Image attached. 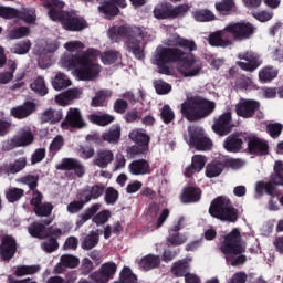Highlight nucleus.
Returning a JSON list of instances; mask_svg holds the SVG:
<instances>
[{
  "label": "nucleus",
  "instance_id": "1",
  "mask_svg": "<svg viewBox=\"0 0 283 283\" xmlns=\"http://www.w3.org/2000/svg\"><path fill=\"white\" fill-rule=\"evenodd\" d=\"M67 53H64L61 63L66 70H76V74L81 81H94L101 74V64L98 60V50L88 48L78 40L69 41L64 44Z\"/></svg>",
  "mask_w": 283,
  "mask_h": 283
},
{
  "label": "nucleus",
  "instance_id": "2",
  "mask_svg": "<svg viewBox=\"0 0 283 283\" xmlns=\"http://www.w3.org/2000/svg\"><path fill=\"white\" fill-rule=\"evenodd\" d=\"M169 63H180L179 73L182 74L185 78L200 76L202 72V61L195 54H187V52H184L182 49L178 46H161L157 49L154 65H157L158 73L169 76L171 74Z\"/></svg>",
  "mask_w": 283,
  "mask_h": 283
},
{
  "label": "nucleus",
  "instance_id": "3",
  "mask_svg": "<svg viewBox=\"0 0 283 283\" xmlns=\"http://www.w3.org/2000/svg\"><path fill=\"white\" fill-rule=\"evenodd\" d=\"M147 31L139 27L120 25L112 27L108 30V38L114 43H119L120 39H127L126 50L132 52L138 61L145 59V50L143 49L142 43L145 41Z\"/></svg>",
  "mask_w": 283,
  "mask_h": 283
},
{
  "label": "nucleus",
  "instance_id": "4",
  "mask_svg": "<svg viewBox=\"0 0 283 283\" xmlns=\"http://www.w3.org/2000/svg\"><path fill=\"white\" fill-rule=\"evenodd\" d=\"M42 6L48 10L51 21H60L62 28L69 32H81L87 28V21L75 12L63 11L65 2L61 0H42Z\"/></svg>",
  "mask_w": 283,
  "mask_h": 283
},
{
  "label": "nucleus",
  "instance_id": "5",
  "mask_svg": "<svg viewBox=\"0 0 283 283\" xmlns=\"http://www.w3.org/2000/svg\"><path fill=\"white\" fill-rule=\"evenodd\" d=\"M216 112V102L202 96H191L181 103L180 114L189 123H198Z\"/></svg>",
  "mask_w": 283,
  "mask_h": 283
},
{
  "label": "nucleus",
  "instance_id": "6",
  "mask_svg": "<svg viewBox=\"0 0 283 283\" xmlns=\"http://www.w3.org/2000/svg\"><path fill=\"white\" fill-rule=\"evenodd\" d=\"M220 251L223 255H227V261L231 262V266H240L247 262V255L242 254L247 251V248L242 245V235L238 228H234L224 237Z\"/></svg>",
  "mask_w": 283,
  "mask_h": 283
},
{
  "label": "nucleus",
  "instance_id": "7",
  "mask_svg": "<svg viewBox=\"0 0 283 283\" xmlns=\"http://www.w3.org/2000/svg\"><path fill=\"white\" fill-rule=\"evenodd\" d=\"M209 214L221 222H233L240 218V211L233 207L229 197L219 196L214 198L209 207Z\"/></svg>",
  "mask_w": 283,
  "mask_h": 283
},
{
  "label": "nucleus",
  "instance_id": "8",
  "mask_svg": "<svg viewBox=\"0 0 283 283\" xmlns=\"http://www.w3.org/2000/svg\"><path fill=\"white\" fill-rule=\"evenodd\" d=\"M274 172L270 176L269 181H258L255 191L258 196H270L271 198H280L282 191L277 187H283V161L276 160L273 167Z\"/></svg>",
  "mask_w": 283,
  "mask_h": 283
},
{
  "label": "nucleus",
  "instance_id": "9",
  "mask_svg": "<svg viewBox=\"0 0 283 283\" xmlns=\"http://www.w3.org/2000/svg\"><path fill=\"white\" fill-rule=\"evenodd\" d=\"M101 207H103L101 203H93L84 211V213L80 214V219L76 221L77 229H81V227H83L87 220H92L96 227H103V224H107L112 218V212L109 210L101 211Z\"/></svg>",
  "mask_w": 283,
  "mask_h": 283
},
{
  "label": "nucleus",
  "instance_id": "10",
  "mask_svg": "<svg viewBox=\"0 0 283 283\" xmlns=\"http://www.w3.org/2000/svg\"><path fill=\"white\" fill-rule=\"evenodd\" d=\"M190 10L189 4H178L174 7V4L169 2H163L157 4L154 9V17L159 21L165 19L174 20V19H182V17H187Z\"/></svg>",
  "mask_w": 283,
  "mask_h": 283
},
{
  "label": "nucleus",
  "instance_id": "11",
  "mask_svg": "<svg viewBox=\"0 0 283 283\" xmlns=\"http://www.w3.org/2000/svg\"><path fill=\"white\" fill-rule=\"evenodd\" d=\"M255 30L251 22H231L227 25V31L234 41H248L255 34Z\"/></svg>",
  "mask_w": 283,
  "mask_h": 283
},
{
  "label": "nucleus",
  "instance_id": "12",
  "mask_svg": "<svg viewBox=\"0 0 283 283\" xmlns=\"http://www.w3.org/2000/svg\"><path fill=\"white\" fill-rule=\"evenodd\" d=\"M237 115L241 118H253L255 113H258L256 118H264V114L260 112V102L254 99H244L241 98L235 106Z\"/></svg>",
  "mask_w": 283,
  "mask_h": 283
},
{
  "label": "nucleus",
  "instance_id": "13",
  "mask_svg": "<svg viewBox=\"0 0 283 283\" xmlns=\"http://www.w3.org/2000/svg\"><path fill=\"white\" fill-rule=\"evenodd\" d=\"M212 132L218 136H229L233 132V117L231 112H226L213 118Z\"/></svg>",
  "mask_w": 283,
  "mask_h": 283
},
{
  "label": "nucleus",
  "instance_id": "14",
  "mask_svg": "<svg viewBox=\"0 0 283 283\" xmlns=\"http://www.w3.org/2000/svg\"><path fill=\"white\" fill-rule=\"evenodd\" d=\"M62 129H85L87 123L83 118V114L78 108H70L65 116V119L61 123Z\"/></svg>",
  "mask_w": 283,
  "mask_h": 283
},
{
  "label": "nucleus",
  "instance_id": "15",
  "mask_svg": "<svg viewBox=\"0 0 283 283\" xmlns=\"http://www.w3.org/2000/svg\"><path fill=\"white\" fill-rule=\"evenodd\" d=\"M19 245L17 244V239L10 234H6L1 239L0 243V258L3 262H10L14 255H17V251Z\"/></svg>",
  "mask_w": 283,
  "mask_h": 283
},
{
  "label": "nucleus",
  "instance_id": "16",
  "mask_svg": "<svg viewBox=\"0 0 283 283\" xmlns=\"http://www.w3.org/2000/svg\"><path fill=\"white\" fill-rule=\"evenodd\" d=\"M248 151L252 156H269V142L262 139L255 135L249 136L247 138Z\"/></svg>",
  "mask_w": 283,
  "mask_h": 283
},
{
  "label": "nucleus",
  "instance_id": "17",
  "mask_svg": "<svg viewBox=\"0 0 283 283\" xmlns=\"http://www.w3.org/2000/svg\"><path fill=\"white\" fill-rule=\"evenodd\" d=\"M238 59H240V61L237 62V65L243 70V72H255V70L262 65L260 56L253 52L241 53L238 55Z\"/></svg>",
  "mask_w": 283,
  "mask_h": 283
},
{
  "label": "nucleus",
  "instance_id": "18",
  "mask_svg": "<svg viewBox=\"0 0 283 283\" xmlns=\"http://www.w3.org/2000/svg\"><path fill=\"white\" fill-rule=\"evenodd\" d=\"M209 44L212 48H229L233 45V39L231 32L227 30V25L223 30L216 31L209 35Z\"/></svg>",
  "mask_w": 283,
  "mask_h": 283
},
{
  "label": "nucleus",
  "instance_id": "19",
  "mask_svg": "<svg viewBox=\"0 0 283 283\" xmlns=\"http://www.w3.org/2000/svg\"><path fill=\"white\" fill-rule=\"evenodd\" d=\"M61 235H63V230H61V228H54L44 237V241L41 242V249L45 251V253L59 251V238H61Z\"/></svg>",
  "mask_w": 283,
  "mask_h": 283
},
{
  "label": "nucleus",
  "instance_id": "20",
  "mask_svg": "<svg viewBox=\"0 0 283 283\" xmlns=\"http://www.w3.org/2000/svg\"><path fill=\"white\" fill-rule=\"evenodd\" d=\"M59 171H74L77 178H83L85 176V166L74 158H63L61 164L56 166Z\"/></svg>",
  "mask_w": 283,
  "mask_h": 283
},
{
  "label": "nucleus",
  "instance_id": "21",
  "mask_svg": "<svg viewBox=\"0 0 283 283\" xmlns=\"http://www.w3.org/2000/svg\"><path fill=\"white\" fill-rule=\"evenodd\" d=\"M190 143L198 151H207L213 147L211 139L205 137L202 130L198 128L190 133Z\"/></svg>",
  "mask_w": 283,
  "mask_h": 283
},
{
  "label": "nucleus",
  "instance_id": "22",
  "mask_svg": "<svg viewBox=\"0 0 283 283\" xmlns=\"http://www.w3.org/2000/svg\"><path fill=\"white\" fill-rule=\"evenodd\" d=\"M114 163V151L109 148L97 149L93 159V165L99 169H107Z\"/></svg>",
  "mask_w": 283,
  "mask_h": 283
},
{
  "label": "nucleus",
  "instance_id": "23",
  "mask_svg": "<svg viewBox=\"0 0 283 283\" xmlns=\"http://www.w3.org/2000/svg\"><path fill=\"white\" fill-rule=\"evenodd\" d=\"M36 112V103L27 101L23 104L11 108V116L18 120H23Z\"/></svg>",
  "mask_w": 283,
  "mask_h": 283
},
{
  "label": "nucleus",
  "instance_id": "24",
  "mask_svg": "<svg viewBox=\"0 0 283 283\" xmlns=\"http://www.w3.org/2000/svg\"><path fill=\"white\" fill-rule=\"evenodd\" d=\"M202 199V190L198 187L188 186L184 188V191L180 196V201L182 205H193L200 202Z\"/></svg>",
  "mask_w": 283,
  "mask_h": 283
},
{
  "label": "nucleus",
  "instance_id": "25",
  "mask_svg": "<svg viewBox=\"0 0 283 283\" xmlns=\"http://www.w3.org/2000/svg\"><path fill=\"white\" fill-rule=\"evenodd\" d=\"M128 171L132 176H147L151 174V165L147 159H135L128 165Z\"/></svg>",
  "mask_w": 283,
  "mask_h": 283
},
{
  "label": "nucleus",
  "instance_id": "26",
  "mask_svg": "<svg viewBox=\"0 0 283 283\" xmlns=\"http://www.w3.org/2000/svg\"><path fill=\"white\" fill-rule=\"evenodd\" d=\"M243 145L244 142L240 138V135L238 134L229 135L223 142V147L226 151H229L230 154H240V151H242Z\"/></svg>",
  "mask_w": 283,
  "mask_h": 283
},
{
  "label": "nucleus",
  "instance_id": "27",
  "mask_svg": "<svg viewBox=\"0 0 283 283\" xmlns=\"http://www.w3.org/2000/svg\"><path fill=\"white\" fill-rule=\"evenodd\" d=\"M205 165H207V159L202 155H195L191 160V165L188 166L185 170L186 178H191L193 174H200L202 169H205Z\"/></svg>",
  "mask_w": 283,
  "mask_h": 283
},
{
  "label": "nucleus",
  "instance_id": "28",
  "mask_svg": "<svg viewBox=\"0 0 283 283\" xmlns=\"http://www.w3.org/2000/svg\"><path fill=\"white\" fill-rule=\"evenodd\" d=\"M98 231L101 230L91 231L81 239V248L83 251H92V249L98 247V242H101V234H98Z\"/></svg>",
  "mask_w": 283,
  "mask_h": 283
},
{
  "label": "nucleus",
  "instance_id": "29",
  "mask_svg": "<svg viewBox=\"0 0 283 283\" xmlns=\"http://www.w3.org/2000/svg\"><path fill=\"white\" fill-rule=\"evenodd\" d=\"M137 264L143 271H151L153 269H158V266H160V256L156 254H147L137 261Z\"/></svg>",
  "mask_w": 283,
  "mask_h": 283
},
{
  "label": "nucleus",
  "instance_id": "30",
  "mask_svg": "<svg viewBox=\"0 0 283 283\" xmlns=\"http://www.w3.org/2000/svg\"><path fill=\"white\" fill-rule=\"evenodd\" d=\"M120 125H113L107 132L102 134V138L109 145H118L120 143Z\"/></svg>",
  "mask_w": 283,
  "mask_h": 283
},
{
  "label": "nucleus",
  "instance_id": "31",
  "mask_svg": "<svg viewBox=\"0 0 283 283\" xmlns=\"http://www.w3.org/2000/svg\"><path fill=\"white\" fill-rule=\"evenodd\" d=\"M175 45L177 48H181V52H186V54H193L191 52H196L198 50V44H196V41L185 39L180 35H177L175 39Z\"/></svg>",
  "mask_w": 283,
  "mask_h": 283
},
{
  "label": "nucleus",
  "instance_id": "32",
  "mask_svg": "<svg viewBox=\"0 0 283 283\" xmlns=\"http://www.w3.org/2000/svg\"><path fill=\"white\" fill-rule=\"evenodd\" d=\"M224 169V159L213 160L206 166V176L207 178H218Z\"/></svg>",
  "mask_w": 283,
  "mask_h": 283
},
{
  "label": "nucleus",
  "instance_id": "33",
  "mask_svg": "<svg viewBox=\"0 0 283 283\" xmlns=\"http://www.w3.org/2000/svg\"><path fill=\"white\" fill-rule=\"evenodd\" d=\"M20 147H28L34 143V134H32V128L30 126H24L20 130V135L15 137Z\"/></svg>",
  "mask_w": 283,
  "mask_h": 283
},
{
  "label": "nucleus",
  "instance_id": "34",
  "mask_svg": "<svg viewBox=\"0 0 283 283\" xmlns=\"http://www.w3.org/2000/svg\"><path fill=\"white\" fill-rule=\"evenodd\" d=\"M129 138L133 143L136 145H139L146 149H149V142L151 138L146 133H143L140 130H133L129 133Z\"/></svg>",
  "mask_w": 283,
  "mask_h": 283
},
{
  "label": "nucleus",
  "instance_id": "35",
  "mask_svg": "<svg viewBox=\"0 0 283 283\" xmlns=\"http://www.w3.org/2000/svg\"><path fill=\"white\" fill-rule=\"evenodd\" d=\"M76 280H78V273L76 271H70L64 276L54 275L49 277L46 283H76Z\"/></svg>",
  "mask_w": 283,
  "mask_h": 283
},
{
  "label": "nucleus",
  "instance_id": "36",
  "mask_svg": "<svg viewBox=\"0 0 283 283\" xmlns=\"http://www.w3.org/2000/svg\"><path fill=\"white\" fill-rule=\"evenodd\" d=\"M72 85V81L67 78L65 73H57L52 81V87L56 90V92H61V90H66Z\"/></svg>",
  "mask_w": 283,
  "mask_h": 283
},
{
  "label": "nucleus",
  "instance_id": "37",
  "mask_svg": "<svg viewBox=\"0 0 283 283\" xmlns=\"http://www.w3.org/2000/svg\"><path fill=\"white\" fill-rule=\"evenodd\" d=\"M50 220H43L42 222H33L29 226L28 231L32 238L43 239L41 233L45 231V227L50 226Z\"/></svg>",
  "mask_w": 283,
  "mask_h": 283
},
{
  "label": "nucleus",
  "instance_id": "38",
  "mask_svg": "<svg viewBox=\"0 0 283 283\" xmlns=\"http://www.w3.org/2000/svg\"><path fill=\"white\" fill-rule=\"evenodd\" d=\"M90 123H93V125H98L99 127H106V125H112L114 123V116L109 114L104 115H97V114H91L88 115Z\"/></svg>",
  "mask_w": 283,
  "mask_h": 283
},
{
  "label": "nucleus",
  "instance_id": "39",
  "mask_svg": "<svg viewBox=\"0 0 283 283\" xmlns=\"http://www.w3.org/2000/svg\"><path fill=\"white\" fill-rule=\"evenodd\" d=\"M98 12H101V14H105L106 17H117V14L120 12V9L115 6L113 0H107L98 7Z\"/></svg>",
  "mask_w": 283,
  "mask_h": 283
},
{
  "label": "nucleus",
  "instance_id": "40",
  "mask_svg": "<svg viewBox=\"0 0 283 283\" xmlns=\"http://www.w3.org/2000/svg\"><path fill=\"white\" fill-rule=\"evenodd\" d=\"M41 271L39 265H18L14 268L13 275L15 277H23L24 275H34Z\"/></svg>",
  "mask_w": 283,
  "mask_h": 283
},
{
  "label": "nucleus",
  "instance_id": "41",
  "mask_svg": "<svg viewBox=\"0 0 283 283\" xmlns=\"http://www.w3.org/2000/svg\"><path fill=\"white\" fill-rule=\"evenodd\" d=\"M277 74H280V71L274 66H265L259 72V78L262 83H269L273 78H277Z\"/></svg>",
  "mask_w": 283,
  "mask_h": 283
},
{
  "label": "nucleus",
  "instance_id": "42",
  "mask_svg": "<svg viewBox=\"0 0 283 283\" xmlns=\"http://www.w3.org/2000/svg\"><path fill=\"white\" fill-rule=\"evenodd\" d=\"M30 88L38 94V96H46L48 86L45 85V78L38 76L31 84Z\"/></svg>",
  "mask_w": 283,
  "mask_h": 283
},
{
  "label": "nucleus",
  "instance_id": "43",
  "mask_svg": "<svg viewBox=\"0 0 283 283\" xmlns=\"http://www.w3.org/2000/svg\"><path fill=\"white\" fill-rule=\"evenodd\" d=\"M171 273L175 277H186L189 273V263L186 261H178L174 263Z\"/></svg>",
  "mask_w": 283,
  "mask_h": 283
},
{
  "label": "nucleus",
  "instance_id": "44",
  "mask_svg": "<svg viewBox=\"0 0 283 283\" xmlns=\"http://www.w3.org/2000/svg\"><path fill=\"white\" fill-rule=\"evenodd\" d=\"M195 21H199L200 23H207L209 21L216 20V14L211 12L209 9H199L193 12Z\"/></svg>",
  "mask_w": 283,
  "mask_h": 283
},
{
  "label": "nucleus",
  "instance_id": "45",
  "mask_svg": "<svg viewBox=\"0 0 283 283\" xmlns=\"http://www.w3.org/2000/svg\"><path fill=\"white\" fill-rule=\"evenodd\" d=\"M160 118L165 125H171L176 120V113L169 104H165L160 109Z\"/></svg>",
  "mask_w": 283,
  "mask_h": 283
},
{
  "label": "nucleus",
  "instance_id": "46",
  "mask_svg": "<svg viewBox=\"0 0 283 283\" xmlns=\"http://www.w3.org/2000/svg\"><path fill=\"white\" fill-rule=\"evenodd\" d=\"M23 196H25V190L21 188L11 187L8 190H6V198L8 202L11 203L19 202V200H21Z\"/></svg>",
  "mask_w": 283,
  "mask_h": 283
},
{
  "label": "nucleus",
  "instance_id": "47",
  "mask_svg": "<svg viewBox=\"0 0 283 283\" xmlns=\"http://www.w3.org/2000/svg\"><path fill=\"white\" fill-rule=\"evenodd\" d=\"M54 209V206L50 202L40 203V206H36L33 208V211L38 218H48L52 216V211Z\"/></svg>",
  "mask_w": 283,
  "mask_h": 283
},
{
  "label": "nucleus",
  "instance_id": "48",
  "mask_svg": "<svg viewBox=\"0 0 283 283\" xmlns=\"http://www.w3.org/2000/svg\"><path fill=\"white\" fill-rule=\"evenodd\" d=\"M119 283H136L138 282V276L134 274L129 266H124L119 274Z\"/></svg>",
  "mask_w": 283,
  "mask_h": 283
},
{
  "label": "nucleus",
  "instance_id": "49",
  "mask_svg": "<svg viewBox=\"0 0 283 283\" xmlns=\"http://www.w3.org/2000/svg\"><path fill=\"white\" fill-rule=\"evenodd\" d=\"M234 6L235 2H233V0H222L220 2H216L214 8L217 12H220V14L227 15L231 14Z\"/></svg>",
  "mask_w": 283,
  "mask_h": 283
},
{
  "label": "nucleus",
  "instance_id": "50",
  "mask_svg": "<svg viewBox=\"0 0 283 283\" xmlns=\"http://www.w3.org/2000/svg\"><path fill=\"white\" fill-rule=\"evenodd\" d=\"M107 96H109L107 91H98L92 98L91 107H105L107 105Z\"/></svg>",
  "mask_w": 283,
  "mask_h": 283
},
{
  "label": "nucleus",
  "instance_id": "51",
  "mask_svg": "<svg viewBox=\"0 0 283 283\" xmlns=\"http://www.w3.org/2000/svg\"><path fill=\"white\" fill-rule=\"evenodd\" d=\"M62 266L66 269H76L81 264V260L72 254H63L60 259Z\"/></svg>",
  "mask_w": 283,
  "mask_h": 283
},
{
  "label": "nucleus",
  "instance_id": "52",
  "mask_svg": "<svg viewBox=\"0 0 283 283\" xmlns=\"http://www.w3.org/2000/svg\"><path fill=\"white\" fill-rule=\"evenodd\" d=\"M19 17L25 23H31V24L36 23V9L34 8L22 9V11L19 12Z\"/></svg>",
  "mask_w": 283,
  "mask_h": 283
},
{
  "label": "nucleus",
  "instance_id": "53",
  "mask_svg": "<svg viewBox=\"0 0 283 283\" xmlns=\"http://www.w3.org/2000/svg\"><path fill=\"white\" fill-rule=\"evenodd\" d=\"M31 48H32V43L30 42V40H24V41L15 43L11 48V52L13 54H28V52H30Z\"/></svg>",
  "mask_w": 283,
  "mask_h": 283
},
{
  "label": "nucleus",
  "instance_id": "54",
  "mask_svg": "<svg viewBox=\"0 0 283 283\" xmlns=\"http://www.w3.org/2000/svg\"><path fill=\"white\" fill-rule=\"evenodd\" d=\"M28 165V159L25 157H20L14 160V163L9 164L8 171L9 174H19V171H23Z\"/></svg>",
  "mask_w": 283,
  "mask_h": 283
},
{
  "label": "nucleus",
  "instance_id": "55",
  "mask_svg": "<svg viewBox=\"0 0 283 283\" xmlns=\"http://www.w3.org/2000/svg\"><path fill=\"white\" fill-rule=\"evenodd\" d=\"M99 269L104 272V275L109 281L114 280V275H116V271H118V265H116L114 262H106L103 263Z\"/></svg>",
  "mask_w": 283,
  "mask_h": 283
},
{
  "label": "nucleus",
  "instance_id": "56",
  "mask_svg": "<svg viewBox=\"0 0 283 283\" xmlns=\"http://www.w3.org/2000/svg\"><path fill=\"white\" fill-rule=\"evenodd\" d=\"M104 193L106 205H114L115 202H118L119 193L114 187L105 188Z\"/></svg>",
  "mask_w": 283,
  "mask_h": 283
},
{
  "label": "nucleus",
  "instance_id": "57",
  "mask_svg": "<svg viewBox=\"0 0 283 283\" xmlns=\"http://www.w3.org/2000/svg\"><path fill=\"white\" fill-rule=\"evenodd\" d=\"M63 145H65V140L63 139V136L57 135L50 144L49 151L50 154H59L61 149H63Z\"/></svg>",
  "mask_w": 283,
  "mask_h": 283
},
{
  "label": "nucleus",
  "instance_id": "58",
  "mask_svg": "<svg viewBox=\"0 0 283 283\" xmlns=\"http://www.w3.org/2000/svg\"><path fill=\"white\" fill-rule=\"evenodd\" d=\"M265 132L271 138H280V135L283 132V125L280 123L268 124Z\"/></svg>",
  "mask_w": 283,
  "mask_h": 283
},
{
  "label": "nucleus",
  "instance_id": "59",
  "mask_svg": "<svg viewBox=\"0 0 283 283\" xmlns=\"http://www.w3.org/2000/svg\"><path fill=\"white\" fill-rule=\"evenodd\" d=\"M154 87L159 96H165V94H169V92H171V84L163 80L155 81Z\"/></svg>",
  "mask_w": 283,
  "mask_h": 283
},
{
  "label": "nucleus",
  "instance_id": "60",
  "mask_svg": "<svg viewBox=\"0 0 283 283\" xmlns=\"http://www.w3.org/2000/svg\"><path fill=\"white\" fill-rule=\"evenodd\" d=\"M149 151L148 148H145L138 144L127 147L126 153L129 158H136V156H143Z\"/></svg>",
  "mask_w": 283,
  "mask_h": 283
},
{
  "label": "nucleus",
  "instance_id": "61",
  "mask_svg": "<svg viewBox=\"0 0 283 283\" xmlns=\"http://www.w3.org/2000/svg\"><path fill=\"white\" fill-rule=\"evenodd\" d=\"M118 61V51H106L102 55V62L104 65H114Z\"/></svg>",
  "mask_w": 283,
  "mask_h": 283
},
{
  "label": "nucleus",
  "instance_id": "62",
  "mask_svg": "<svg viewBox=\"0 0 283 283\" xmlns=\"http://www.w3.org/2000/svg\"><path fill=\"white\" fill-rule=\"evenodd\" d=\"M1 19H19V10L10 7H0Z\"/></svg>",
  "mask_w": 283,
  "mask_h": 283
},
{
  "label": "nucleus",
  "instance_id": "63",
  "mask_svg": "<svg viewBox=\"0 0 283 283\" xmlns=\"http://www.w3.org/2000/svg\"><path fill=\"white\" fill-rule=\"evenodd\" d=\"M88 191L91 192V198L93 200H98L103 193H105V185L96 184L93 186H88Z\"/></svg>",
  "mask_w": 283,
  "mask_h": 283
},
{
  "label": "nucleus",
  "instance_id": "64",
  "mask_svg": "<svg viewBox=\"0 0 283 283\" xmlns=\"http://www.w3.org/2000/svg\"><path fill=\"white\" fill-rule=\"evenodd\" d=\"M88 277L93 283H107V282H109V280L107 279V276L104 274V272L101 269L91 273Z\"/></svg>",
  "mask_w": 283,
  "mask_h": 283
}]
</instances>
